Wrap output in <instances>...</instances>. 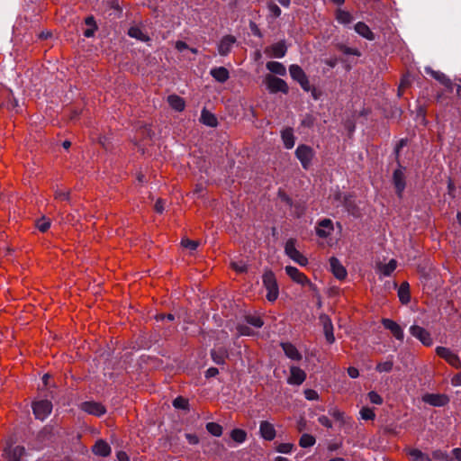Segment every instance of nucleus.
I'll use <instances>...</instances> for the list:
<instances>
[{"label": "nucleus", "mask_w": 461, "mask_h": 461, "mask_svg": "<svg viewBox=\"0 0 461 461\" xmlns=\"http://www.w3.org/2000/svg\"><path fill=\"white\" fill-rule=\"evenodd\" d=\"M264 81L267 85V89L272 94H276L277 92L287 94L289 91V87L285 80L276 77L271 74H267L265 77Z\"/></svg>", "instance_id": "obj_6"}, {"label": "nucleus", "mask_w": 461, "mask_h": 461, "mask_svg": "<svg viewBox=\"0 0 461 461\" xmlns=\"http://www.w3.org/2000/svg\"><path fill=\"white\" fill-rule=\"evenodd\" d=\"M318 421L320 424H321L322 426L328 428V429H330L332 427V422L331 420L325 415H321L319 418H318Z\"/></svg>", "instance_id": "obj_56"}, {"label": "nucleus", "mask_w": 461, "mask_h": 461, "mask_svg": "<svg viewBox=\"0 0 461 461\" xmlns=\"http://www.w3.org/2000/svg\"><path fill=\"white\" fill-rule=\"evenodd\" d=\"M333 222L330 219H323L318 222L316 227V234L320 238H328L333 231Z\"/></svg>", "instance_id": "obj_18"}, {"label": "nucleus", "mask_w": 461, "mask_h": 461, "mask_svg": "<svg viewBox=\"0 0 461 461\" xmlns=\"http://www.w3.org/2000/svg\"><path fill=\"white\" fill-rule=\"evenodd\" d=\"M451 384L454 386H460L461 385V371L459 373L456 374L451 378Z\"/></svg>", "instance_id": "obj_61"}, {"label": "nucleus", "mask_w": 461, "mask_h": 461, "mask_svg": "<svg viewBox=\"0 0 461 461\" xmlns=\"http://www.w3.org/2000/svg\"><path fill=\"white\" fill-rule=\"evenodd\" d=\"M295 244L296 240L294 239H289L285 242V252L295 263L304 267L308 264V259L296 249Z\"/></svg>", "instance_id": "obj_5"}, {"label": "nucleus", "mask_w": 461, "mask_h": 461, "mask_svg": "<svg viewBox=\"0 0 461 461\" xmlns=\"http://www.w3.org/2000/svg\"><path fill=\"white\" fill-rule=\"evenodd\" d=\"M263 285L267 290V299L269 302H274L277 299L279 289L275 274L272 271H267L263 275Z\"/></svg>", "instance_id": "obj_1"}, {"label": "nucleus", "mask_w": 461, "mask_h": 461, "mask_svg": "<svg viewBox=\"0 0 461 461\" xmlns=\"http://www.w3.org/2000/svg\"><path fill=\"white\" fill-rule=\"evenodd\" d=\"M393 360H387L384 362H380L376 365L375 370L379 373L383 372H390L393 369Z\"/></svg>", "instance_id": "obj_43"}, {"label": "nucleus", "mask_w": 461, "mask_h": 461, "mask_svg": "<svg viewBox=\"0 0 461 461\" xmlns=\"http://www.w3.org/2000/svg\"><path fill=\"white\" fill-rule=\"evenodd\" d=\"M397 263L394 259H391L387 264L379 267L380 272L385 276H390L396 268Z\"/></svg>", "instance_id": "obj_37"}, {"label": "nucleus", "mask_w": 461, "mask_h": 461, "mask_svg": "<svg viewBox=\"0 0 461 461\" xmlns=\"http://www.w3.org/2000/svg\"><path fill=\"white\" fill-rule=\"evenodd\" d=\"M319 319L323 327L326 341L329 344H333L335 342V337L333 333L334 328L331 319L327 314H321Z\"/></svg>", "instance_id": "obj_12"}, {"label": "nucleus", "mask_w": 461, "mask_h": 461, "mask_svg": "<svg viewBox=\"0 0 461 461\" xmlns=\"http://www.w3.org/2000/svg\"><path fill=\"white\" fill-rule=\"evenodd\" d=\"M335 199L341 203V204L346 208L348 212L352 216L358 218L361 215V212L359 207L355 202L354 196L350 194H343L341 193H337L335 194Z\"/></svg>", "instance_id": "obj_4"}, {"label": "nucleus", "mask_w": 461, "mask_h": 461, "mask_svg": "<svg viewBox=\"0 0 461 461\" xmlns=\"http://www.w3.org/2000/svg\"><path fill=\"white\" fill-rule=\"evenodd\" d=\"M239 336H250L253 334L251 329L246 325L240 324L237 326Z\"/></svg>", "instance_id": "obj_50"}, {"label": "nucleus", "mask_w": 461, "mask_h": 461, "mask_svg": "<svg viewBox=\"0 0 461 461\" xmlns=\"http://www.w3.org/2000/svg\"><path fill=\"white\" fill-rule=\"evenodd\" d=\"M173 406L176 409L187 410L188 406H189V402H188L187 399H185L182 396H178L173 401Z\"/></svg>", "instance_id": "obj_44"}, {"label": "nucleus", "mask_w": 461, "mask_h": 461, "mask_svg": "<svg viewBox=\"0 0 461 461\" xmlns=\"http://www.w3.org/2000/svg\"><path fill=\"white\" fill-rule=\"evenodd\" d=\"M245 321L249 324H250L256 328H261L264 325V321L262 320V318L260 316H258V315L248 314L245 316Z\"/></svg>", "instance_id": "obj_40"}, {"label": "nucleus", "mask_w": 461, "mask_h": 461, "mask_svg": "<svg viewBox=\"0 0 461 461\" xmlns=\"http://www.w3.org/2000/svg\"><path fill=\"white\" fill-rule=\"evenodd\" d=\"M206 429L215 437H220L222 434V427L216 422H208L206 424Z\"/></svg>", "instance_id": "obj_39"}, {"label": "nucleus", "mask_w": 461, "mask_h": 461, "mask_svg": "<svg viewBox=\"0 0 461 461\" xmlns=\"http://www.w3.org/2000/svg\"><path fill=\"white\" fill-rule=\"evenodd\" d=\"M330 265L332 274L339 280H343L347 276L346 268L340 264L339 260L334 257L330 258Z\"/></svg>", "instance_id": "obj_22"}, {"label": "nucleus", "mask_w": 461, "mask_h": 461, "mask_svg": "<svg viewBox=\"0 0 461 461\" xmlns=\"http://www.w3.org/2000/svg\"><path fill=\"white\" fill-rule=\"evenodd\" d=\"M284 146L290 149L294 146V135L292 128H285L281 131Z\"/></svg>", "instance_id": "obj_30"}, {"label": "nucleus", "mask_w": 461, "mask_h": 461, "mask_svg": "<svg viewBox=\"0 0 461 461\" xmlns=\"http://www.w3.org/2000/svg\"><path fill=\"white\" fill-rule=\"evenodd\" d=\"M267 68L276 75L285 76L286 74L285 67L277 61H268L266 65Z\"/></svg>", "instance_id": "obj_33"}, {"label": "nucleus", "mask_w": 461, "mask_h": 461, "mask_svg": "<svg viewBox=\"0 0 461 461\" xmlns=\"http://www.w3.org/2000/svg\"><path fill=\"white\" fill-rule=\"evenodd\" d=\"M167 103L170 107L176 112H182L185 110V100L176 95H170L167 96Z\"/></svg>", "instance_id": "obj_29"}, {"label": "nucleus", "mask_w": 461, "mask_h": 461, "mask_svg": "<svg viewBox=\"0 0 461 461\" xmlns=\"http://www.w3.org/2000/svg\"><path fill=\"white\" fill-rule=\"evenodd\" d=\"M368 399L372 403L375 404H382L383 403V398L376 393V392H370L368 393Z\"/></svg>", "instance_id": "obj_53"}, {"label": "nucleus", "mask_w": 461, "mask_h": 461, "mask_svg": "<svg viewBox=\"0 0 461 461\" xmlns=\"http://www.w3.org/2000/svg\"><path fill=\"white\" fill-rule=\"evenodd\" d=\"M219 374V370L218 368L216 367H210L206 370L205 372V377L206 378H211V377H214L216 376L217 375Z\"/></svg>", "instance_id": "obj_60"}, {"label": "nucleus", "mask_w": 461, "mask_h": 461, "mask_svg": "<svg viewBox=\"0 0 461 461\" xmlns=\"http://www.w3.org/2000/svg\"><path fill=\"white\" fill-rule=\"evenodd\" d=\"M210 74L220 83H225L230 78L229 70L224 67L213 68L211 69Z\"/></svg>", "instance_id": "obj_27"}, {"label": "nucleus", "mask_w": 461, "mask_h": 461, "mask_svg": "<svg viewBox=\"0 0 461 461\" xmlns=\"http://www.w3.org/2000/svg\"><path fill=\"white\" fill-rule=\"evenodd\" d=\"M95 455L106 457L111 454V447L103 439L97 440L92 447Z\"/></svg>", "instance_id": "obj_24"}, {"label": "nucleus", "mask_w": 461, "mask_h": 461, "mask_svg": "<svg viewBox=\"0 0 461 461\" xmlns=\"http://www.w3.org/2000/svg\"><path fill=\"white\" fill-rule=\"evenodd\" d=\"M164 205H165V201L163 199L159 198L155 203L154 210L158 213H162L164 212Z\"/></svg>", "instance_id": "obj_57"}, {"label": "nucleus", "mask_w": 461, "mask_h": 461, "mask_svg": "<svg viewBox=\"0 0 461 461\" xmlns=\"http://www.w3.org/2000/svg\"><path fill=\"white\" fill-rule=\"evenodd\" d=\"M26 455V449L23 446L14 445L11 440L6 442L3 450V457L6 461H22Z\"/></svg>", "instance_id": "obj_2"}, {"label": "nucleus", "mask_w": 461, "mask_h": 461, "mask_svg": "<svg viewBox=\"0 0 461 461\" xmlns=\"http://www.w3.org/2000/svg\"><path fill=\"white\" fill-rule=\"evenodd\" d=\"M283 348L285 356L292 360L300 361L302 359V354L298 351V349L290 342H282L280 344Z\"/></svg>", "instance_id": "obj_25"}, {"label": "nucleus", "mask_w": 461, "mask_h": 461, "mask_svg": "<svg viewBox=\"0 0 461 461\" xmlns=\"http://www.w3.org/2000/svg\"><path fill=\"white\" fill-rule=\"evenodd\" d=\"M181 244L184 248L188 249L190 250H195L199 246V241L192 240L189 239H184L181 241Z\"/></svg>", "instance_id": "obj_48"}, {"label": "nucleus", "mask_w": 461, "mask_h": 461, "mask_svg": "<svg viewBox=\"0 0 461 461\" xmlns=\"http://www.w3.org/2000/svg\"><path fill=\"white\" fill-rule=\"evenodd\" d=\"M200 121L204 125H207L210 127H216L218 124L216 116L212 113L206 110L205 108L203 109V111H202Z\"/></svg>", "instance_id": "obj_31"}, {"label": "nucleus", "mask_w": 461, "mask_h": 461, "mask_svg": "<svg viewBox=\"0 0 461 461\" xmlns=\"http://www.w3.org/2000/svg\"><path fill=\"white\" fill-rule=\"evenodd\" d=\"M360 415L363 420H373L375 417L374 411L369 407H363L360 410Z\"/></svg>", "instance_id": "obj_47"}, {"label": "nucleus", "mask_w": 461, "mask_h": 461, "mask_svg": "<svg viewBox=\"0 0 461 461\" xmlns=\"http://www.w3.org/2000/svg\"><path fill=\"white\" fill-rule=\"evenodd\" d=\"M285 273L295 283L301 285H308L312 290H315L316 286L311 280L298 268L287 266L285 267Z\"/></svg>", "instance_id": "obj_8"}, {"label": "nucleus", "mask_w": 461, "mask_h": 461, "mask_svg": "<svg viewBox=\"0 0 461 461\" xmlns=\"http://www.w3.org/2000/svg\"><path fill=\"white\" fill-rule=\"evenodd\" d=\"M316 440L315 438L310 434H303L299 440V445L302 447H312L315 444Z\"/></svg>", "instance_id": "obj_41"}, {"label": "nucleus", "mask_w": 461, "mask_h": 461, "mask_svg": "<svg viewBox=\"0 0 461 461\" xmlns=\"http://www.w3.org/2000/svg\"><path fill=\"white\" fill-rule=\"evenodd\" d=\"M403 169V167H400L399 168L395 169L393 174V184L399 197L402 196V193L406 186Z\"/></svg>", "instance_id": "obj_14"}, {"label": "nucleus", "mask_w": 461, "mask_h": 461, "mask_svg": "<svg viewBox=\"0 0 461 461\" xmlns=\"http://www.w3.org/2000/svg\"><path fill=\"white\" fill-rule=\"evenodd\" d=\"M435 350L436 354L451 366L455 368H461V360L459 357L448 348L439 346L437 347Z\"/></svg>", "instance_id": "obj_9"}, {"label": "nucleus", "mask_w": 461, "mask_h": 461, "mask_svg": "<svg viewBox=\"0 0 461 461\" xmlns=\"http://www.w3.org/2000/svg\"><path fill=\"white\" fill-rule=\"evenodd\" d=\"M406 144H407V140H405V139L400 140L399 142L397 143V145L395 147V155H396L397 160L399 158V154H400L401 149H402Z\"/></svg>", "instance_id": "obj_59"}, {"label": "nucleus", "mask_w": 461, "mask_h": 461, "mask_svg": "<svg viewBox=\"0 0 461 461\" xmlns=\"http://www.w3.org/2000/svg\"><path fill=\"white\" fill-rule=\"evenodd\" d=\"M293 447H294V445L291 444V443H280L276 447V451L279 452V453L287 454V453H290L292 451Z\"/></svg>", "instance_id": "obj_51"}, {"label": "nucleus", "mask_w": 461, "mask_h": 461, "mask_svg": "<svg viewBox=\"0 0 461 461\" xmlns=\"http://www.w3.org/2000/svg\"><path fill=\"white\" fill-rule=\"evenodd\" d=\"M336 19L341 24H348L353 21L351 14L348 11L338 9L336 12Z\"/></svg>", "instance_id": "obj_35"}, {"label": "nucleus", "mask_w": 461, "mask_h": 461, "mask_svg": "<svg viewBox=\"0 0 461 461\" xmlns=\"http://www.w3.org/2000/svg\"><path fill=\"white\" fill-rule=\"evenodd\" d=\"M185 438L191 445H196L199 443V438L195 434L186 433Z\"/></svg>", "instance_id": "obj_58"}, {"label": "nucleus", "mask_w": 461, "mask_h": 461, "mask_svg": "<svg viewBox=\"0 0 461 461\" xmlns=\"http://www.w3.org/2000/svg\"><path fill=\"white\" fill-rule=\"evenodd\" d=\"M211 357L215 364L223 365L225 360L229 357V352L225 348L221 347L212 349Z\"/></svg>", "instance_id": "obj_26"}, {"label": "nucleus", "mask_w": 461, "mask_h": 461, "mask_svg": "<svg viewBox=\"0 0 461 461\" xmlns=\"http://www.w3.org/2000/svg\"><path fill=\"white\" fill-rule=\"evenodd\" d=\"M329 413L335 420H337L339 421H342L343 420L344 413L342 411H340L339 409H337V408L330 409L329 411Z\"/></svg>", "instance_id": "obj_54"}, {"label": "nucleus", "mask_w": 461, "mask_h": 461, "mask_svg": "<svg viewBox=\"0 0 461 461\" xmlns=\"http://www.w3.org/2000/svg\"><path fill=\"white\" fill-rule=\"evenodd\" d=\"M128 35L131 38H135L144 42L149 41V37L147 34H145L140 28L137 26L131 27L128 31Z\"/></svg>", "instance_id": "obj_34"}, {"label": "nucleus", "mask_w": 461, "mask_h": 461, "mask_svg": "<svg viewBox=\"0 0 461 461\" xmlns=\"http://www.w3.org/2000/svg\"><path fill=\"white\" fill-rule=\"evenodd\" d=\"M289 72L291 75V77L298 82L301 86V87L305 92H310L311 90V84L309 82L308 77L306 76L305 72L303 70V68L296 64H293L289 68Z\"/></svg>", "instance_id": "obj_7"}, {"label": "nucleus", "mask_w": 461, "mask_h": 461, "mask_svg": "<svg viewBox=\"0 0 461 461\" xmlns=\"http://www.w3.org/2000/svg\"><path fill=\"white\" fill-rule=\"evenodd\" d=\"M236 41V38L232 35H226L222 37L219 45L218 51L221 56H227Z\"/></svg>", "instance_id": "obj_21"}, {"label": "nucleus", "mask_w": 461, "mask_h": 461, "mask_svg": "<svg viewBox=\"0 0 461 461\" xmlns=\"http://www.w3.org/2000/svg\"><path fill=\"white\" fill-rule=\"evenodd\" d=\"M382 324L386 330H389L391 331V333L395 339L399 340H403V330L398 323H396L394 321L391 319L384 318L382 319Z\"/></svg>", "instance_id": "obj_17"}, {"label": "nucleus", "mask_w": 461, "mask_h": 461, "mask_svg": "<svg viewBox=\"0 0 461 461\" xmlns=\"http://www.w3.org/2000/svg\"><path fill=\"white\" fill-rule=\"evenodd\" d=\"M118 461H130V457L124 451H119L116 455Z\"/></svg>", "instance_id": "obj_64"}, {"label": "nucleus", "mask_w": 461, "mask_h": 461, "mask_svg": "<svg viewBox=\"0 0 461 461\" xmlns=\"http://www.w3.org/2000/svg\"><path fill=\"white\" fill-rule=\"evenodd\" d=\"M410 333L419 339L424 346L429 347L433 343L430 333L420 326L412 325L410 328Z\"/></svg>", "instance_id": "obj_11"}, {"label": "nucleus", "mask_w": 461, "mask_h": 461, "mask_svg": "<svg viewBox=\"0 0 461 461\" xmlns=\"http://www.w3.org/2000/svg\"><path fill=\"white\" fill-rule=\"evenodd\" d=\"M175 47L178 51H183L184 50L189 49L188 45L185 41H177L176 42Z\"/></svg>", "instance_id": "obj_63"}, {"label": "nucleus", "mask_w": 461, "mask_h": 461, "mask_svg": "<svg viewBox=\"0 0 461 461\" xmlns=\"http://www.w3.org/2000/svg\"><path fill=\"white\" fill-rule=\"evenodd\" d=\"M408 454L410 456H411L413 461H417V460L431 461V458L428 455L423 454L420 449H417V448L410 449Z\"/></svg>", "instance_id": "obj_38"}, {"label": "nucleus", "mask_w": 461, "mask_h": 461, "mask_svg": "<svg viewBox=\"0 0 461 461\" xmlns=\"http://www.w3.org/2000/svg\"><path fill=\"white\" fill-rule=\"evenodd\" d=\"M32 411L36 419L45 420L52 411V403L48 400H41L32 402Z\"/></svg>", "instance_id": "obj_10"}, {"label": "nucleus", "mask_w": 461, "mask_h": 461, "mask_svg": "<svg viewBox=\"0 0 461 461\" xmlns=\"http://www.w3.org/2000/svg\"><path fill=\"white\" fill-rule=\"evenodd\" d=\"M431 460H446V461H453V458L448 456L447 452L441 450H435L431 453Z\"/></svg>", "instance_id": "obj_45"}, {"label": "nucleus", "mask_w": 461, "mask_h": 461, "mask_svg": "<svg viewBox=\"0 0 461 461\" xmlns=\"http://www.w3.org/2000/svg\"><path fill=\"white\" fill-rule=\"evenodd\" d=\"M425 71L427 74L430 75L434 79L443 85L449 92L453 91L455 85L452 80L444 73L433 70L430 68H426Z\"/></svg>", "instance_id": "obj_15"}, {"label": "nucleus", "mask_w": 461, "mask_h": 461, "mask_svg": "<svg viewBox=\"0 0 461 461\" xmlns=\"http://www.w3.org/2000/svg\"><path fill=\"white\" fill-rule=\"evenodd\" d=\"M304 396L307 400L312 401V400H318L319 394L318 393L313 389H306L304 391Z\"/></svg>", "instance_id": "obj_55"}, {"label": "nucleus", "mask_w": 461, "mask_h": 461, "mask_svg": "<svg viewBox=\"0 0 461 461\" xmlns=\"http://www.w3.org/2000/svg\"><path fill=\"white\" fill-rule=\"evenodd\" d=\"M338 49L345 55H354L357 57L361 55L360 51L357 49H353L344 44H339L338 46Z\"/></svg>", "instance_id": "obj_46"}, {"label": "nucleus", "mask_w": 461, "mask_h": 461, "mask_svg": "<svg viewBox=\"0 0 461 461\" xmlns=\"http://www.w3.org/2000/svg\"><path fill=\"white\" fill-rule=\"evenodd\" d=\"M306 379L305 372L297 366H291L290 376L287 379L288 384L300 385Z\"/></svg>", "instance_id": "obj_20"}, {"label": "nucleus", "mask_w": 461, "mask_h": 461, "mask_svg": "<svg viewBox=\"0 0 461 461\" xmlns=\"http://www.w3.org/2000/svg\"><path fill=\"white\" fill-rule=\"evenodd\" d=\"M423 401L432 406H445L449 399L445 394L427 393L423 396Z\"/></svg>", "instance_id": "obj_19"}, {"label": "nucleus", "mask_w": 461, "mask_h": 461, "mask_svg": "<svg viewBox=\"0 0 461 461\" xmlns=\"http://www.w3.org/2000/svg\"><path fill=\"white\" fill-rule=\"evenodd\" d=\"M259 432L261 437L266 440H273L276 437V429L270 422L263 420L260 422Z\"/></svg>", "instance_id": "obj_23"}, {"label": "nucleus", "mask_w": 461, "mask_h": 461, "mask_svg": "<svg viewBox=\"0 0 461 461\" xmlns=\"http://www.w3.org/2000/svg\"><path fill=\"white\" fill-rule=\"evenodd\" d=\"M315 156L313 149L308 145L301 144L295 149V157L299 159L303 169L308 170Z\"/></svg>", "instance_id": "obj_3"}, {"label": "nucleus", "mask_w": 461, "mask_h": 461, "mask_svg": "<svg viewBox=\"0 0 461 461\" xmlns=\"http://www.w3.org/2000/svg\"><path fill=\"white\" fill-rule=\"evenodd\" d=\"M348 374L351 378H357L359 375L358 369L354 366H350L348 368Z\"/></svg>", "instance_id": "obj_62"}, {"label": "nucleus", "mask_w": 461, "mask_h": 461, "mask_svg": "<svg viewBox=\"0 0 461 461\" xmlns=\"http://www.w3.org/2000/svg\"><path fill=\"white\" fill-rule=\"evenodd\" d=\"M287 51L284 41L272 44L265 49V53L269 57L283 58Z\"/></svg>", "instance_id": "obj_16"}, {"label": "nucleus", "mask_w": 461, "mask_h": 461, "mask_svg": "<svg viewBox=\"0 0 461 461\" xmlns=\"http://www.w3.org/2000/svg\"><path fill=\"white\" fill-rule=\"evenodd\" d=\"M267 7H268V10H269L270 14L274 17L277 18V17L280 16L281 9L279 8V6L277 5H276L273 2H270V3H268Z\"/></svg>", "instance_id": "obj_52"}, {"label": "nucleus", "mask_w": 461, "mask_h": 461, "mask_svg": "<svg viewBox=\"0 0 461 461\" xmlns=\"http://www.w3.org/2000/svg\"><path fill=\"white\" fill-rule=\"evenodd\" d=\"M354 28L357 33H358L363 38L368 41L375 40V34L365 23L358 22L357 23H356Z\"/></svg>", "instance_id": "obj_28"}, {"label": "nucleus", "mask_w": 461, "mask_h": 461, "mask_svg": "<svg viewBox=\"0 0 461 461\" xmlns=\"http://www.w3.org/2000/svg\"><path fill=\"white\" fill-rule=\"evenodd\" d=\"M230 438L237 443H243L247 438V432L241 429H234L230 432Z\"/></svg>", "instance_id": "obj_36"}, {"label": "nucleus", "mask_w": 461, "mask_h": 461, "mask_svg": "<svg viewBox=\"0 0 461 461\" xmlns=\"http://www.w3.org/2000/svg\"><path fill=\"white\" fill-rule=\"evenodd\" d=\"M399 300L407 304L411 300L410 285L408 282H402L398 289Z\"/></svg>", "instance_id": "obj_32"}, {"label": "nucleus", "mask_w": 461, "mask_h": 461, "mask_svg": "<svg viewBox=\"0 0 461 461\" xmlns=\"http://www.w3.org/2000/svg\"><path fill=\"white\" fill-rule=\"evenodd\" d=\"M50 224H51V221L50 219L46 218V217H41V219L37 220L36 221V228L41 231V232H46L50 227Z\"/></svg>", "instance_id": "obj_42"}, {"label": "nucleus", "mask_w": 461, "mask_h": 461, "mask_svg": "<svg viewBox=\"0 0 461 461\" xmlns=\"http://www.w3.org/2000/svg\"><path fill=\"white\" fill-rule=\"evenodd\" d=\"M80 409L85 412L96 417H100L106 412L105 407L102 403L96 402H84L81 403Z\"/></svg>", "instance_id": "obj_13"}, {"label": "nucleus", "mask_w": 461, "mask_h": 461, "mask_svg": "<svg viewBox=\"0 0 461 461\" xmlns=\"http://www.w3.org/2000/svg\"><path fill=\"white\" fill-rule=\"evenodd\" d=\"M54 198L60 201H69V191L68 190H56L54 193Z\"/></svg>", "instance_id": "obj_49"}]
</instances>
